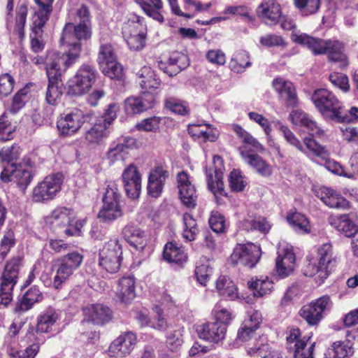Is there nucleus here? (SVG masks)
I'll return each mask as SVG.
<instances>
[{"label":"nucleus","instance_id":"obj_1","mask_svg":"<svg viewBox=\"0 0 358 358\" xmlns=\"http://www.w3.org/2000/svg\"><path fill=\"white\" fill-rule=\"evenodd\" d=\"M292 41L299 45L306 46L314 55L327 54L330 61L339 62L341 69L346 68L349 62L344 53V45L338 40H323L312 37L306 34H292Z\"/></svg>","mask_w":358,"mask_h":358},{"label":"nucleus","instance_id":"obj_13","mask_svg":"<svg viewBox=\"0 0 358 358\" xmlns=\"http://www.w3.org/2000/svg\"><path fill=\"white\" fill-rule=\"evenodd\" d=\"M49 64L47 71L48 85L45 91V101L51 106H57L62 99L64 93L62 77L66 71H57Z\"/></svg>","mask_w":358,"mask_h":358},{"label":"nucleus","instance_id":"obj_26","mask_svg":"<svg viewBox=\"0 0 358 358\" xmlns=\"http://www.w3.org/2000/svg\"><path fill=\"white\" fill-rule=\"evenodd\" d=\"M331 224L338 231L348 238L353 237L358 233V216L352 212L339 215Z\"/></svg>","mask_w":358,"mask_h":358},{"label":"nucleus","instance_id":"obj_58","mask_svg":"<svg viewBox=\"0 0 358 358\" xmlns=\"http://www.w3.org/2000/svg\"><path fill=\"white\" fill-rule=\"evenodd\" d=\"M273 123L275 129L282 132L284 138L289 144L295 146L301 152H305L302 143L287 127L283 125L280 121L273 122Z\"/></svg>","mask_w":358,"mask_h":358},{"label":"nucleus","instance_id":"obj_37","mask_svg":"<svg viewBox=\"0 0 358 358\" xmlns=\"http://www.w3.org/2000/svg\"><path fill=\"white\" fill-rule=\"evenodd\" d=\"M62 262L59 259H57L52 266V271L55 273L53 278L52 285L55 289H59L64 282H65L75 272Z\"/></svg>","mask_w":358,"mask_h":358},{"label":"nucleus","instance_id":"obj_36","mask_svg":"<svg viewBox=\"0 0 358 358\" xmlns=\"http://www.w3.org/2000/svg\"><path fill=\"white\" fill-rule=\"evenodd\" d=\"M117 295L122 303H131L136 296L134 277H123L119 280Z\"/></svg>","mask_w":358,"mask_h":358},{"label":"nucleus","instance_id":"obj_32","mask_svg":"<svg viewBox=\"0 0 358 358\" xmlns=\"http://www.w3.org/2000/svg\"><path fill=\"white\" fill-rule=\"evenodd\" d=\"M197 196L194 186L189 180L187 173L180 171V202L188 208H194L196 205Z\"/></svg>","mask_w":358,"mask_h":358},{"label":"nucleus","instance_id":"obj_7","mask_svg":"<svg viewBox=\"0 0 358 358\" xmlns=\"http://www.w3.org/2000/svg\"><path fill=\"white\" fill-rule=\"evenodd\" d=\"M121 194L117 186L113 182L108 185L103 196V206L98 213L101 222L110 224L123 215L120 206Z\"/></svg>","mask_w":358,"mask_h":358},{"label":"nucleus","instance_id":"obj_62","mask_svg":"<svg viewBox=\"0 0 358 358\" xmlns=\"http://www.w3.org/2000/svg\"><path fill=\"white\" fill-rule=\"evenodd\" d=\"M161 117L152 116L145 118L136 123L135 128L141 131L155 132L159 128Z\"/></svg>","mask_w":358,"mask_h":358},{"label":"nucleus","instance_id":"obj_22","mask_svg":"<svg viewBox=\"0 0 358 358\" xmlns=\"http://www.w3.org/2000/svg\"><path fill=\"white\" fill-rule=\"evenodd\" d=\"M136 341L137 338L134 333L124 332L111 343L108 351L113 356L125 357L134 350Z\"/></svg>","mask_w":358,"mask_h":358},{"label":"nucleus","instance_id":"obj_39","mask_svg":"<svg viewBox=\"0 0 358 358\" xmlns=\"http://www.w3.org/2000/svg\"><path fill=\"white\" fill-rule=\"evenodd\" d=\"M294 262V253L289 249L284 250L283 254H279L275 261V268L278 275L283 277L287 276L293 269Z\"/></svg>","mask_w":358,"mask_h":358},{"label":"nucleus","instance_id":"obj_25","mask_svg":"<svg viewBox=\"0 0 358 358\" xmlns=\"http://www.w3.org/2000/svg\"><path fill=\"white\" fill-rule=\"evenodd\" d=\"M315 196L325 205L337 209H348L350 202L330 187H321L315 190Z\"/></svg>","mask_w":358,"mask_h":358},{"label":"nucleus","instance_id":"obj_56","mask_svg":"<svg viewBox=\"0 0 358 358\" xmlns=\"http://www.w3.org/2000/svg\"><path fill=\"white\" fill-rule=\"evenodd\" d=\"M117 59V55L111 44L101 45L97 57V62L99 66L108 64L110 62H114Z\"/></svg>","mask_w":358,"mask_h":358},{"label":"nucleus","instance_id":"obj_41","mask_svg":"<svg viewBox=\"0 0 358 358\" xmlns=\"http://www.w3.org/2000/svg\"><path fill=\"white\" fill-rule=\"evenodd\" d=\"M46 22L33 21L31 32L30 34L31 48L33 52L38 53L41 52L45 47V42L43 40V27Z\"/></svg>","mask_w":358,"mask_h":358},{"label":"nucleus","instance_id":"obj_31","mask_svg":"<svg viewBox=\"0 0 358 358\" xmlns=\"http://www.w3.org/2000/svg\"><path fill=\"white\" fill-rule=\"evenodd\" d=\"M257 14L265 24H275L281 17L280 6L273 1L262 2L257 8Z\"/></svg>","mask_w":358,"mask_h":358},{"label":"nucleus","instance_id":"obj_60","mask_svg":"<svg viewBox=\"0 0 358 358\" xmlns=\"http://www.w3.org/2000/svg\"><path fill=\"white\" fill-rule=\"evenodd\" d=\"M64 264H66L70 268L74 271L77 270L82 264L84 259V256L82 253L73 250L68 251L65 255H63L58 258Z\"/></svg>","mask_w":358,"mask_h":358},{"label":"nucleus","instance_id":"obj_54","mask_svg":"<svg viewBox=\"0 0 358 358\" xmlns=\"http://www.w3.org/2000/svg\"><path fill=\"white\" fill-rule=\"evenodd\" d=\"M210 229L217 234L224 233L227 228L226 218L217 210H213L208 219Z\"/></svg>","mask_w":358,"mask_h":358},{"label":"nucleus","instance_id":"obj_28","mask_svg":"<svg viewBox=\"0 0 358 358\" xmlns=\"http://www.w3.org/2000/svg\"><path fill=\"white\" fill-rule=\"evenodd\" d=\"M196 332L201 339L212 343H218L224 338L226 334L224 325L219 326V323L215 322L197 326Z\"/></svg>","mask_w":358,"mask_h":358},{"label":"nucleus","instance_id":"obj_19","mask_svg":"<svg viewBox=\"0 0 358 358\" xmlns=\"http://www.w3.org/2000/svg\"><path fill=\"white\" fill-rule=\"evenodd\" d=\"M337 265V261L332 257L331 246L324 244L317 249V264L315 266V273L324 280Z\"/></svg>","mask_w":358,"mask_h":358},{"label":"nucleus","instance_id":"obj_61","mask_svg":"<svg viewBox=\"0 0 358 358\" xmlns=\"http://www.w3.org/2000/svg\"><path fill=\"white\" fill-rule=\"evenodd\" d=\"M15 127L8 120L5 113L0 116V141H7L13 138Z\"/></svg>","mask_w":358,"mask_h":358},{"label":"nucleus","instance_id":"obj_47","mask_svg":"<svg viewBox=\"0 0 358 358\" xmlns=\"http://www.w3.org/2000/svg\"><path fill=\"white\" fill-rule=\"evenodd\" d=\"M38 6V10L35 12L33 21L47 22L52 11V3L54 0H34Z\"/></svg>","mask_w":358,"mask_h":358},{"label":"nucleus","instance_id":"obj_63","mask_svg":"<svg viewBox=\"0 0 358 358\" xmlns=\"http://www.w3.org/2000/svg\"><path fill=\"white\" fill-rule=\"evenodd\" d=\"M229 182L231 191L242 192L245 187V182L241 172L238 169H233L229 176Z\"/></svg>","mask_w":358,"mask_h":358},{"label":"nucleus","instance_id":"obj_8","mask_svg":"<svg viewBox=\"0 0 358 358\" xmlns=\"http://www.w3.org/2000/svg\"><path fill=\"white\" fill-rule=\"evenodd\" d=\"M59 318L55 308L49 307L41 312L37 317L36 327L29 324L25 335L27 343L35 342L38 345L43 344L45 341V333L50 331L52 327Z\"/></svg>","mask_w":358,"mask_h":358},{"label":"nucleus","instance_id":"obj_30","mask_svg":"<svg viewBox=\"0 0 358 358\" xmlns=\"http://www.w3.org/2000/svg\"><path fill=\"white\" fill-rule=\"evenodd\" d=\"M168 176V171L161 166L156 167L150 172L147 187L148 194L150 196L157 198L161 195Z\"/></svg>","mask_w":358,"mask_h":358},{"label":"nucleus","instance_id":"obj_57","mask_svg":"<svg viewBox=\"0 0 358 358\" xmlns=\"http://www.w3.org/2000/svg\"><path fill=\"white\" fill-rule=\"evenodd\" d=\"M182 221L184 225L183 238L188 242L194 240L196 231L195 220L191 214L185 213L183 214Z\"/></svg>","mask_w":358,"mask_h":358},{"label":"nucleus","instance_id":"obj_42","mask_svg":"<svg viewBox=\"0 0 358 358\" xmlns=\"http://www.w3.org/2000/svg\"><path fill=\"white\" fill-rule=\"evenodd\" d=\"M290 117L294 124L300 123L301 126L306 127L312 133L310 136L316 134L320 136L324 131L317 126V123L312 120L307 114L302 112L296 111L294 114L291 113Z\"/></svg>","mask_w":358,"mask_h":358},{"label":"nucleus","instance_id":"obj_35","mask_svg":"<svg viewBox=\"0 0 358 358\" xmlns=\"http://www.w3.org/2000/svg\"><path fill=\"white\" fill-rule=\"evenodd\" d=\"M261 322L262 314L258 311L252 313L241 324L237 333L236 340L245 342L250 339L252 334L259 327Z\"/></svg>","mask_w":358,"mask_h":358},{"label":"nucleus","instance_id":"obj_12","mask_svg":"<svg viewBox=\"0 0 358 358\" xmlns=\"http://www.w3.org/2000/svg\"><path fill=\"white\" fill-rule=\"evenodd\" d=\"M62 182L63 176L59 173L46 176L34 188L33 200L43 202L52 199L61 190Z\"/></svg>","mask_w":358,"mask_h":358},{"label":"nucleus","instance_id":"obj_11","mask_svg":"<svg viewBox=\"0 0 358 358\" xmlns=\"http://www.w3.org/2000/svg\"><path fill=\"white\" fill-rule=\"evenodd\" d=\"M93 113L84 114L83 111L74 109L61 117L57 122V128L60 136H71L78 131L85 122H90Z\"/></svg>","mask_w":358,"mask_h":358},{"label":"nucleus","instance_id":"obj_51","mask_svg":"<svg viewBox=\"0 0 358 358\" xmlns=\"http://www.w3.org/2000/svg\"><path fill=\"white\" fill-rule=\"evenodd\" d=\"M154 310L156 313L153 320L149 321L147 316L143 314H138V319L141 322L142 324H150L155 329L164 330L166 328V322L164 318L163 311L159 306H155Z\"/></svg>","mask_w":358,"mask_h":358},{"label":"nucleus","instance_id":"obj_9","mask_svg":"<svg viewBox=\"0 0 358 358\" xmlns=\"http://www.w3.org/2000/svg\"><path fill=\"white\" fill-rule=\"evenodd\" d=\"M122 259V245L117 239L110 240L99 251V265L109 273L119 271Z\"/></svg>","mask_w":358,"mask_h":358},{"label":"nucleus","instance_id":"obj_3","mask_svg":"<svg viewBox=\"0 0 358 358\" xmlns=\"http://www.w3.org/2000/svg\"><path fill=\"white\" fill-rule=\"evenodd\" d=\"M311 99L322 116L336 122L348 121L349 118L343 115V108L337 97L326 89H317L314 91Z\"/></svg>","mask_w":358,"mask_h":358},{"label":"nucleus","instance_id":"obj_20","mask_svg":"<svg viewBox=\"0 0 358 358\" xmlns=\"http://www.w3.org/2000/svg\"><path fill=\"white\" fill-rule=\"evenodd\" d=\"M31 60L36 64H44L46 73L50 64H52V69L57 71H66L73 65V59L69 58L64 52L60 53L55 50L48 51L45 58L35 57Z\"/></svg>","mask_w":358,"mask_h":358},{"label":"nucleus","instance_id":"obj_24","mask_svg":"<svg viewBox=\"0 0 358 358\" xmlns=\"http://www.w3.org/2000/svg\"><path fill=\"white\" fill-rule=\"evenodd\" d=\"M146 34L145 27L133 24L131 29L124 27L123 37L130 50L138 51L145 45Z\"/></svg>","mask_w":358,"mask_h":358},{"label":"nucleus","instance_id":"obj_29","mask_svg":"<svg viewBox=\"0 0 358 358\" xmlns=\"http://www.w3.org/2000/svg\"><path fill=\"white\" fill-rule=\"evenodd\" d=\"M122 234L124 240L136 251L142 252L147 246L148 238L145 231L135 226H125L122 230Z\"/></svg>","mask_w":358,"mask_h":358},{"label":"nucleus","instance_id":"obj_18","mask_svg":"<svg viewBox=\"0 0 358 358\" xmlns=\"http://www.w3.org/2000/svg\"><path fill=\"white\" fill-rule=\"evenodd\" d=\"M155 96L153 93L145 91L139 96H130L124 102V111L132 115L141 113L154 107Z\"/></svg>","mask_w":358,"mask_h":358},{"label":"nucleus","instance_id":"obj_38","mask_svg":"<svg viewBox=\"0 0 358 358\" xmlns=\"http://www.w3.org/2000/svg\"><path fill=\"white\" fill-rule=\"evenodd\" d=\"M137 76L141 78L139 85L145 90H157L162 85V81L159 76L150 67L143 66L137 73Z\"/></svg>","mask_w":358,"mask_h":358},{"label":"nucleus","instance_id":"obj_55","mask_svg":"<svg viewBox=\"0 0 358 358\" xmlns=\"http://www.w3.org/2000/svg\"><path fill=\"white\" fill-rule=\"evenodd\" d=\"M15 243L16 240L14 231L9 229L4 232L0 241V259L1 260L6 257L10 249L15 246Z\"/></svg>","mask_w":358,"mask_h":358},{"label":"nucleus","instance_id":"obj_2","mask_svg":"<svg viewBox=\"0 0 358 358\" xmlns=\"http://www.w3.org/2000/svg\"><path fill=\"white\" fill-rule=\"evenodd\" d=\"M92 35V23L79 22L75 24L66 23L62 30L59 45L70 59H73V64L80 57L82 50V41L90 40Z\"/></svg>","mask_w":358,"mask_h":358},{"label":"nucleus","instance_id":"obj_6","mask_svg":"<svg viewBox=\"0 0 358 358\" xmlns=\"http://www.w3.org/2000/svg\"><path fill=\"white\" fill-rule=\"evenodd\" d=\"M33 169L34 163L31 159L24 157L18 164L3 166L0 178L3 182L13 180L21 189L25 190L34 178Z\"/></svg>","mask_w":358,"mask_h":358},{"label":"nucleus","instance_id":"obj_43","mask_svg":"<svg viewBox=\"0 0 358 358\" xmlns=\"http://www.w3.org/2000/svg\"><path fill=\"white\" fill-rule=\"evenodd\" d=\"M248 288L252 292L256 297H261L269 294L273 289V282L269 280L268 277L265 278L256 279L248 282Z\"/></svg>","mask_w":358,"mask_h":358},{"label":"nucleus","instance_id":"obj_33","mask_svg":"<svg viewBox=\"0 0 358 358\" xmlns=\"http://www.w3.org/2000/svg\"><path fill=\"white\" fill-rule=\"evenodd\" d=\"M241 155L245 163L262 177L267 178L272 174V168L259 155L250 153L248 152H241Z\"/></svg>","mask_w":358,"mask_h":358},{"label":"nucleus","instance_id":"obj_27","mask_svg":"<svg viewBox=\"0 0 358 358\" xmlns=\"http://www.w3.org/2000/svg\"><path fill=\"white\" fill-rule=\"evenodd\" d=\"M272 85L280 97L284 99L287 106L296 107L297 105V96L294 84L282 78H276Z\"/></svg>","mask_w":358,"mask_h":358},{"label":"nucleus","instance_id":"obj_50","mask_svg":"<svg viewBox=\"0 0 358 358\" xmlns=\"http://www.w3.org/2000/svg\"><path fill=\"white\" fill-rule=\"evenodd\" d=\"M21 152L22 149L16 143L10 147H3L0 150V160L6 163V166L17 164L16 162L19 159Z\"/></svg>","mask_w":358,"mask_h":358},{"label":"nucleus","instance_id":"obj_34","mask_svg":"<svg viewBox=\"0 0 358 358\" xmlns=\"http://www.w3.org/2000/svg\"><path fill=\"white\" fill-rule=\"evenodd\" d=\"M43 299L42 292L36 286H33L18 299L14 308V312L19 314L24 313L31 309L34 303L41 301Z\"/></svg>","mask_w":358,"mask_h":358},{"label":"nucleus","instance_id":"obj_45","mask_svg":"<svg viewBox=\"0 0 358 358\" xmlns=\"http://www.w3.org/2000/svg\"><path fill=\"white\" fill-rule=\"evenodd\" d=\"M353 354V350L348 343L334 342L325 353L327 358H345Z\"/></svg>","mask_w":358,"mask_h":358},{"label":"nucleus","instance_id":"obj_40","mask_svg":"<svg viewBox=\"0 0 358 358\" xmlns=\"http://www.w3.org/2000/svg\"><path fill=\"white\" fill-rule=\"evenodd\" d=\"M216 289L219 294L225 299L233 301L238 297L236 285L226 275H221L217 280Z\"/></svg>","mask_w":358,"mask_h":358},{"label":"nucleus","instance_id":"obj_46","mask_svg":"<svg viewBox=\"0 0 358 358\" xmlns=\"http://www.w3.org/2000/svg\"><path fill=\"white\" fill-rule=\"evenodd\" d=\"M251 65L252 63L249 59V55L245 50L236 52L229 62L231 69L236 73H242Z\"/></svg>","mask_w":358,"mask_h":358},{"label":"nucleus","instance_id":"obj_16","mask_svg":"<svg viewBox=\"0 0 358 358\" xmlns=\"http://www.w3.org/2000/svg\"><path fill=\"white\" fill-rule=\"evenodd\" d=\"M83 311L84 314L83 325L87 322H91L102 326L109 322L113 317L112 310L108 306L101 303L89 305L85 307Z\"/></svg>","mask_w":358,"mask_h":358},{"label":"nucleus","instance_id":"obj_59","mask_svg":"<svg viewBox=\"0 0 358 358\" xmlns=\"http://www.w3.org/2000/svg\"><path fill=\"white\" fill-rule=\"evenodd\" d=\"M27 13L28 8L26 4L23 3L17 7L15 29L20 38L24 36V26Z\"/></svg>","mask_w":358,"mask_h":358},{"label":"nucleus","instance_id":"obj_21","mask_svg":"<svg viewBox=\"0 0 358 358\" xmlns=\"http://www.w3.org/2000/svg\"><path fill=\"white\" fill-rule=\"evenodd\" d=\"M122 179L128 197L138 198L141 190V177L136 166L130 165L126 168L122 173Z\"/></svg>","mask_w":358,"mask_h":358},{"label":"nucleus","instance_id":"obj_15","mask_svg":"<svg viewBox=\"0 0 358 358\" xmlns=\"http://www.w3.org/2000/svg\"><path fill=\"white\" fill-rule=\"evenodd\" d=\"M330 303V297L322 296L319 299L303 306L300 311V316L310 326L317 325L323 318V313L327 309Z\"/></svg>","mask_w":358,"mask_h":358},{"label":"nucleus","instance_id":"obj_53","mask_svg":"<svg viewBox=\"0 0 358 358\" xmlns=\"http://www.w3.org/2000/svg\"><path fill=\"white\" fill-rule=\"evenodd\" d=\"M71 213V210L70 208L66 207L57 208L52 212V223L59 227L62 229L63 226L70 224L71 220L70 217Z\"/></svg>","mask_w":358,"mask_h":358},{"label":"nucleus","instance_id":"obj_49","mask_svg":"<svg viewBox=\"0 0 358 358\" xmlns=\"http://www.w3.org/2000/svg\"><path fill=\"white\" fill-rule=\"evenodd\" d=\"M162 259L171 266H177L179 264V247L176 242L169 241L165 244Z\"/></svg>","mask_w":358,"mask_h":358},{"label":"nucleus","instance_id":"obj_4","mask_svg":"<svg viewBox=\"0 0 358 358\" xmlns=\"http://www.w3.org/2000/svg\"><path fill=\"white\" fill-rule=\"evenodd\" d=\"M24 265V255L18 252L6 264L0 278V303L6 307L12 301L13 290Z\"/></svg>","mask_w":358,"mask_h":358},{"label":"nucleus","instance_id":"obj_10","mask_svg":"<svg viewBox=\"0 0 358 358\" xmlns=\"http://www.w3.org/2000/svg\"><path fill=\"white\" fill-rule=\"evenodd\" d=\"M117 110L118 106L110 103L103 115L96 120L93 127L85 134V139L90 143H99L108 135V129L116 118Z\"/></svg>","mask_w":358,"mask_h":358},{"label":"nucleus","instance_id":"obj_14","mask_svg":"<svg viewBox=\"0 0 358 358\" xmlns=\"http://www.w3.org/2000/svg\"><path fill=\"white\" fill-rule=\"evenodd\" d=\"M261 250L253 245L238 244L230 256V262L234 265L241 264L253 268L259 261Z\"/></svg>","mask_w":358,"mask_h":358},{"label":"nucleus","instance_id":"obj_17","mask_svg":"<svg viewBox=\"0 0 358 358\" xmlns=\"http://www.w3.org/2000/svg\"><path fill=\"white\" fill-rule=\"evenodd\" d=\"M213 163L214 164L215 181H214L213 179V171L210 169H208L207 167L205 168L208 187L215 196L217 194L221 196H227L222 180L224 169L223 159L220 155H216L213 156Z\"/></svg>","mask_w":358,"mask_h":358},{"label":"nucleus","instance_id":"obj_23","mask_svg":"<svg viewBox=\"0 0 358 358\" xmlns=\"http://www.w3.org/2000/svg\"><path fill=\"white\" fill-rule=\"evenodd\" d=\"M136 140L130 136L122 137L117 141L113 142L106 153L110 163L123 160L128 154V150L135 146Z\"/></svg>","mask_w":358,"mask_h":358},{"label":"nucleus","instance_id":"obj_64","mask_svg":"<svg viewBox=\"0 0 358 358\" xmlns=\"http://www.w3.org/2000/svg\"><path fill=\"white\" fill-rule=\"evenodd\" d=\"M306 345L305 341H298L296 342L294 358H313L315 343L312 344L308 349H306Z\"/></svg>","mask_w":358,"mask_h":358},{"label":"nucleus","instance_id":"obj_5","mask_svg":"<svg viewBox=\"0 0 358 358\" xmlns=\"http://www.w3.org/2000/svg\"><path fill=\"white\" fill-rule=\"evenodd\" d=\"M99 75L95 66L83 64L66 85V95L71 97L80 96L89 92Z\"/></svg>","mask_w":358,"mask_h":358},{"label":"nucleus","instance_id":"obj_48","mask_svg":"<svg viewBox=\"0 0 358 358\" xmlns=\"http://www.w3.org/2000/svg\"><path fill=\"white\" fill-rule=\"evenodd\" d=\"M321 0H294V6L302 16H310L317 13Z\"/></svg>","mask_w":358,"mask_h":358},{"label":"nucleus","instance_id":"obj_52","mask_svg":"<svg viewBox=\"0 0 358 358\" xmlns=\"http://www.w3.org/2000/svg\"><path fill=\"white\" fill-rule=\"evenodd\" d=\"M99 69L106 76L113 80H121L124 76L123 66L117 59L99 66Z\"/></svg>","mask_w":358,"mask_h":358},{"label":"nucleus","instance_id":"obj_44","mask_svg":"<svg viewBox=\"0 0 358 358\" xmlns=\"http://www.w3.org/2000/svg\"><path fill=\"white\" fill-rule=\"evenodd\" d=\"M287 220L294 230L298 233L307 234L310 231L308 220L305 215L300 213L296 212L288 214Z\"/></svg>","mask_w":358,"mask_h":358}]
</instances>
